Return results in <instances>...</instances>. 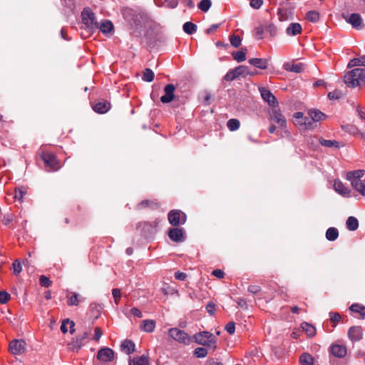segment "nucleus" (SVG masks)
<instances>
[{
    "instance_id": "obj_1",
    "label": "nucleus",
    "mask_w": 365,
    "mask_h": 365,
    "mask_svg": "<svg viewBox=\"0 0 365 365\" xmlns=\"http://www.w3.org/2000/svg\"><path fill=\"white\" fill-rule=\"evenodd\" d=\"M38 156L42 160L46 169L48 171H56L61 167V163L51 145H42L38 151Z\"/></svg>"
},
{
    "instance_id": "obj_2",
    "label": "nucleus",
    "mask_w": 365,
    "mask_h": 365,
    "mask_svg": "<svg viewBox=\"0 0 365 365\" xmlns=\"http://www.w3.org/2000/svg\"><path fill=\"white\" fill-rule=\"evenodd\" d=\"M344 82L349 88L361 87L365 85V69L354 68L344 76Z\"/></svg>"
},
{
    "instance_id": "obj_3",
    "label": "nucleus",
    "mask_w": 365,
    "mask_h": 365,
    "mask_svg": "<svg viewBox=\"0 0 365 365\" xmlns=\"http://www.w3.org/2000/svg\"><path fill=\"white\" fill-rule=\"evenodd\" d=\"M364 175V170H356L347 172L346 178L347 180L350 181L354 190L359 192L362 196L365 197V182L361 180V178H363Z\"/></svg>"
},
{
    "instance_id": "obj_4",
    "label": "nucleus",
    "mask_w": 365,
    "mask_h": 365,
    "mask_svg": "<svg viewBox=\"0 0 365 365\" xmlns=\"http://www.w3.org/2000/svg\"><path fill=\"white\" fill-rule=\"evenodd\" d=\"M192 338L198 344L207 346L212 350H215L217 348V339L212 333L209 331H200L195 334Z\"/></svg>"
},
{
    "instance_id": "obj_5",
    "label": "nucleus",
    "mask_w": 365,
    "mask_h": 365,
    "mask_svg": "<svg viewBox=\"0 0 365 365\" xmlns=\"http://www.w3.org/2000/svg\"><path fill=\"white\" fill-rule=\"evenodd\" d=\"M168 334L173 339L180 344L188 345L192 341V338L188 334L178 328L170 329Z\"/></svg>"
},
{
    "instance_id": "obj_6",
    "label": "nucleus",
    "mask_w": 365,
    "mask_h": 365,
    "mask_svg": "<svg viewBox=\"0 0 365 365\" xmlns=\"http://www.w3.org/2000/svg\"><path fill=\"white\" fill-rule=\"evenodd\" d=\"M186 218V215L179 210H173L168 215V221L173 226L183 225Z\"/></svg>"
},
{
    "instance_id": "obj_7",
    "label": "nucleus",
    "mask_w": 365,
    "mask_h": 365,
    "mask_svg": "<svg viewBox=\"0 0 365 365\" xmlns=\"http://www.w3.org/2000/svg\"><path fill=\"white\" fill-rule=\"evenodd\" d=\"M249 74L247 67L245 66H239L233 69L230 70L224 77L226 81H232L240 76H246Z\"/></svg>"
},
{
    "instance_id": "obj_8",
    "label": "nucleus",
    "mask_w": 365,
    "mask_h": 365,
    "mask_svg": "<svg viewBox=\"0 0 365 365\" xmlns=\"http://www.w3.org/2000/svg\"><path fill=\"white\" fill-rule=\"evenodd\" d=\"M82 22L86 28L92 29L96 27L94 13L88 8L84 9L81 13Z\"/></svg>"
},
{
    "instance_id": "obj_9",
    "label": "nucleus",
    "mask_w": 365,
    "mask_h": 365,
    "mask_svg": "<svg viewBox=\"0 0 365 365\" xmlns=\"http://www.w3.org/2000/svg\"><path fill=\"white\" fill-rule=\"evenodd\" d=\"M9 351L14 355H20L26 351V342L24 340L14 339L9 345Z\"/></svg>"
},
{
    "instance_id": "obj_10",
    "label": "nucleus",
    "mask_w": 365,
    "mask_h": 365,
    "mask_svg": "<svg viewBox=\"0 0 365 365\" xmlns=\"http://www.w3.org/2000/svg\"><path fill=\"white\" fill-rule=\"evenodd\" d=\"M269 120L277 124L279 127L286 126L287 120L279 110L273 108L269 112Z\"/></svg>"
},
{
    "instance_id": "obj_11",
    "label": "nucleus",
    "mask_w": 365,
    "mask_h": 365,
    "mask_svg": "<svg viewBox=\"0 0 365 365\" xmlns=\"http://www.w3.org/2000/svg\"><path fill=\"white\" fill-rule=\"evenodd\" d=\"M262 99L266 101L270 106L276 107L278 105V101L276 97L271 93V91L266 88L261 87L259 88Z\"/></svg>"
},
{
    "instance_id": "obj_12",
    "label": "nucleus",
    "mask_w": 365,
    "mask_h": 365,
    "mask_svg": "<svg viewBox=\"0 0 365 365\" xmlns=\"http://www.w3.org/2000/svg\"><path fill=\"white\" fill-rule=\"evenodd\" d=\"M66 297L67 304L71 307H77L84 301V298L80 294L74 292L68 291Z\"/></svg>"
},
{
    "instance_id": "obj_13",
    "label": "nucleus",
    "mask_w": 365,
    "mask_h": 365,
    "mask_svg": "<svg viewBox=\"0 0 365 365\" xmlns=\"http://www.w3.org/2000/svg\"><path fill=\"white\" fill-rule=\"evenodd\" d=\"M111 105L110 102L106 100H101L94 102L92 104L93 110L99 114H104L110 109Z\"/></svg>"
},
{
    "instance_id": "obj_14",
    "label": "nucleus",
    "mask_w": 365,
    "mask_h": 365,
    "mask_svg": "<svg viewBox=\"0 0 365 365\" xmlns=\"http://www.w3.org/2000/svg\"><path fill=\"white\" fill-rule=\"evenodd\" d=\"M114 351L108 347L101 349L97 354V359L103 362H110L114 359Z\"/></svg>"
},
{
    "instance_id": "obj_15",
    "label": "nucleus",
    "mask_w": 365,
    "mask_h": 365,
    "mask_svg": "<svg viewBox=\"0 0 365 365\" xmlns=\"http://www.w3.org/2000/svg\"><path fill=\"white\" fill-rule=\"evenodd\" d=\"M175 87L173 84H168L164 88L165 94L160 97V101L163 103L171 102L175 97Z\"/></svg>"
},
{
    "instance_id": "obj_16",
    "label": "nucleus",
    "mask_w": 365,
    "mask_h": 365,
    "mask_svg": "<svg viewBox=\"0 0 365 365\" xmlns=\"http://www.w3.org/2000/svg\"><path fill=\"white\" fill-rule=\"evenodd\" d=\"M348 336L352 341H358L363 337V330L360 326L351 327L348 331Z\"/></svg>"
},
{
    "instance_id": "obj_17",
    "label": "nucleus",
    "mask_w": 365,
    "mask_h": 365,
    "mask_svg": "<svg viewBox=\"0 0 365 365\" xmlns=\"http://www.w3.org/2000/svg\"><path fill=\"white\" fill-rule=\"evenodd\" d=\"M168 236L174 242H182L184 240L183 230L178 227L171 228L168 232Z\"/></svg>"
},
{
    "instance_id": "obj_18",
    "label": "nucleus",
    "mask_w": 365,
    "mask_h": 365,
    "mask_svg": "<svg viewBox=\"0 0 365 365\" xmlns=\"http://www.w3.org/2000/svg\"><path fill=\"white\" fill-rule=\"evenodd\" d=\"M334 188L336 192L344 197H348L350 196L351 190L339 180H334Z\"/></svg>"
},
{
    "instance_id": "obj_19",
    "label": "nucleus",
    "mask_w": 365,
    "mask_h": 365,
    "mask_svg": "<svg viewBox=\"0 0 365 365\" xmlns=\"http://www.w3.org/2000/svg\"><path fill=\"white\" fill-rule=\"evenodd\" d=\"M331 353L336 357L342 358L346 354V347L343 344H334L331 345Z\"/></svg>"
},
{
    "instance_id": "obj_20",
    "label": "nucleus",
    "mask_w": 365,
    "mask_h": 365,
    "mask_svg": "<svg viewBox=\"0 0 365 365\" xmlns=\"http://www.w3.org/2000/svg\"><path fill=\"white\" fill-rule=\"evenodd\" d=\"M346 21L356 29H361L363 27L361 17L358 14H351L348 18H346Z\"/></svg>"
},
{
    "instance_id": "obj_21",
    "label": "nucleus",
    "mask_w": 365,
    "mask_h": 365,
    "mask_svg": "<svg viewBox=\"0 0 365 365\" xmlns=\"http://www.w3.org/2000/svg\"><path fill=\"white\" fill-rule=\"evenodd\" d=\"M308 115L312 121L315 123L325 120L327 118V116L324 113L315 108L309 110Z\"/></svg>"
},
{
    "instance_id": "obj_22",
    "label": "nucleus",
    "mask_w": 365,
    "mask_h": 365,
    "mask_svg": "<svg viewBox=\"0 0 365 365\" xmlns=\"http://www.w3.org/2000/svg\"><path fill=\"white\" fill-rule=\"evenodd\" d=\"M156 323L153 319H145L140 323V328L142 331L148 333H152L155 328Z\"/></svg>"
},
{
    "instance_id": "obj_23",
    "label": "nucleus",
    "mask_w": 365,
    "mask_h": 365,
    "mask_svg": "<svg viewBox=\"0 0 365 365\" xmlns=\"http://www.w3.org/2000/svg\"><path fill=\"white\" fill-rule=\"evenodd\" d=\"M319 143L324 147L329 148H339L340 147L343 146V145L335 140H325L322 138H320L319 139Z\"/></svg>"
},
{
    "instance_id": "obj_24",
    "label": "nucleus",
    "mask_w": 365,
    "mask_h": 365,
    "mask_svg": "<svg viewBox=\"0 0 365 365\" xmlns=\"http://www.w3.org/2000/svg\"><path fill=\"white\" fill-rule=\"evenodd\" d=\"M302 31V28L299 23H292L286 29V33L289 36H296L300 34Z\"/></svg>"
},
{
    "instance_id": "obj_25",
    "label": "nucleus",
    "mask_w": 365,
    "mask_h": 365,
    "mask_svg": "<svg viewBox=\"0 0 365 365\" xmlns=\"http://www.w3.org/2000/svg\"><path fill=\"white\" fill-rule=\"evenodd\" d=\"M135 344L131 340L128 339L122 341L120 345L121 350L127 354L133 353L135 351Z\"/></svg>"
},
{
    "instance_id": "obj_26",
    "label": "nucleus",
    "mask_w": 365,
    "mask_h": 365,
    "mask_svg": "<svg viewBox=\"0 0 365 365\" xmlns=\"http://www.w3.org/2000/svg\"><path fill=\"white\" fill-rule=\"evenodd\" d=\"M248 61L251 65L256 68L260 69H267V68L268 61L267 59L253 58H250Z\"/></svg>"
},
{
    "instance_id": "obj_27",
    "label": "nucleus",
    "mask_w": 365,
    "mask_h": 365,
    "mask_svg": "<svg viewBox=\"0 0 365 365\" xmlns=\"http://www.w3.org/2000/svg\"><path fill=\"white\" fill-rule=\"evenodd\" d=\"M302 329L305 331L306 334L309 337H313L317 334V329L315 327L308 322H304L301 324Z\"/></svg>"
},
{
    "instance_id": "obj_28",
    "label": "nucleus",
    "mask_w": 365,
    "mask_h": 365,
    "mask_svg": "<svg viewBox=\"0 0 365 365\" xmlns=\"http://www.w3.org/2000/svg\"><path fill=\"white\" fill-rule=\"evenodd\" d=\"M129 365H149L148 356L144 355L129 359Z\"/></svg>"
},
{
    "instance_id": "obj_29",
    "label": "nucleus",
    "mask_w": 365,
    "mask_h": 365,
    "mask_svg": "<svg viewBox=\"0 0 365 365\" xmlns=\"http://www.w3.org/2000/svg\"><path fill=\"white\" fill-rule=\"evenodd\" d=\"M284 68L287 71L294 72V73H300L304 70V66L302 63H285L284 65Z\"/></svg>"
},
{
    "instance_id": "obj_30",
    "label": "nucleus",
    "mask_w": 365,
    "mask_h": 365,
    "mask_svg": "<svg viewBox=\"0 0 365 365\" xmlns=\"http://www.w3.org/2000/svg\"><path fill=\"white\" fill-rule=\"evenodd\" d=\"M27 194V187H19L14 190V199L20 202H23L25 195Z\"/></svg>"
},
{
    "instance_id": "obj_31",
    "label": "nucleus",
    "mask_w": 365,
    "mask_h": 365,
    "mask_svg": "<svg viewBox=\"0 0 365 365\" xmlns=\"http://www.w3.org/2000/svg\"><path fill=\"white\" fill-rule=\"evenodd\" d=\"M68 325H69L70 328V332L71 334H73L75 331L74 326L75 323L70 320L69 319H64L62 322V324L61 326V330L63 334H66L68 332Z\"/></svg>"
},
{
    "instance_id": "obj_32",
    "label": "nucleus",
    "mask_w": 365,
    "mask_h": 365,
    "mask_svg": "<svg viewBox=\"0 0 365 365\" xmlns=\"http://www.w3.org/2000/svg\"><path fill=\"white\" fill-rule=\"evenodd\" d=\"M365 66V56H361L359 58H354L351 59L348 65L347 68H351L356 66Z\"/></svg>"
},
{
    "instance_id": "obj_33",
    "label": "nucleus",
    "mask_w": 365,
    "mask_h": 365,
    "mask_svg": "<svg viewBox=\"0 0 365 365\" xmlns=\"http://www.w3.org/2000/svg\"><path fill=\"white\" fill-rule=\"evenodd\" d=\"M351 312L358 314L361 318H365V307L359 304H353L349 307Z\"/></svg>"
},
{
    "instance_id": "obj_34",
    "label": "nucleus",
    "mask_w": 365,
    "mask_h": 365,
    "mask_svg": "<svg viewBox=\"0 0 365 365\" xmlns=\"http://www.w3.org/2000/svg\"><path fill=\"white\" fill-rule=\"evenodd\" d=\"M299 362L302 365H313L314 358L309 354L304 353L299 357Z\"/></svg>"
},
{
    "instance_id": "obj_35",
    "label": "nucleus",
    "mask_w": 365,
    "mask_h": 365,
    "mask_svg": "<svg viewBox=\"0 0 365 365\" xmlns=\"http://www.w3.org/2000/svg\"><path fill=\"white\" fill-rule=\"evenodd\" d=\"M346 227L351 231L356 230L359 227V222L354 217H349L346 222Z\"/></svg>"
},
{
    "instance_id": "obj_36",
    "label": "nucleus",
    "mask_w": 365,
    "mask_h": 365,
    "mask_svg": "<svg viewBox=\"0 0 365 365\" xmlns=\"http://www.w3.org/2000/svg\"><path fill=\"white\" fill-rule=\"evenodd\" d=\"M298 123L306 130H312L317 127L316 123L312 121L310 118L307 117L304 118L303 122H299Z\"/></svg>"
},
{
    "instance_id": "obj_37",
    "label": "nucleus",
    "mask_w": 365,
    "mask_h": 365,
    "mask_svg": "<svg viewBox=\"0 0 365 365\" xmlns=\"http://www.w3.org/2000/svg\"><path fill=\"white\" fill-rule=\"evenodd\" d=\"M338 237L339 232L335 227H329L326 232V237L329 241H334Z\"/></svg>"
},
{
    "instance_id": "obj_38",
    "label": "nucleus",
    "mask_w": 365,
    "mask_h": 365,
    "mask_svg": "<svg viewBox=\"0 0 365 365\" xmlns=\"http://www.w3.org/2000/svg\"><path fill=\"white\" fill-rule=\"evenodd\" d=\"M330 322L332 324V329L328 330V331L331 332L333 329L336 327V324L341 321V317L340 314L337 312H330Z\"/></svg>"
},
{
    "instance_id": "obj_39",
    "label": "nucleus",
    "mask_w": 365,
    "mask_h": 365,
    "mask_svg": "<svg viewBox=\"0 0 365 365\" xmlns=\"http://www.w3.org/2000/svg\"><path fill=\"white\" fill-rule=\"evenodd\" d=\"M264 26L265 33L269 34L270 37L273 38L277 36V29L274 24L271 23H265Z\"/></svg>"
},
{
    "instance_id": "obj_40",
    "label": "nucleus",
    "mask_w": 365,
    "mask_h": 365,
    "mask_svg": "<svg viewBox=\"0 0 365 365\" xmlns=\"http://www.w3.org/2000/svg\"><path fill=\"white\" fill-rule=\"evenodd\" d=\"M246 49H242L238 51L233 52L232 56L237 62H242L246 59Z\"/></svg>"
},
{
    "instance_id": "obj_41",
    "label": "nucleus",
    "mask_w": 365,
    "mask_h": 365,
    "mask_svg": "<svg viewBox=\"0 0 365 365\" xmlns=\"http://www.w3.org/2000/svg\"><path fill=\"white\" fill-rule=\"evenodd\" d=\"M113 29V25L110 21H104L101 23L100 30L103 34H108Z\"/></svg>"
},
{
    "instance_id": "obj_42",
    "label": "nucleus",
    "mask_w": 365,
    "mask_h": 365,
    "mask_svg": "<svg viewBox=\"0 0 365 365\" xmlns=\"http://www.w3.org/2000/svg\"><path fill=\"white\" fill-rule=\"evenodd\" d=\"M196 30L197 26L190 21L185 22L183 24V31L187 34H192Z\"/></svg>"
},
{
    "instance_id": "obj_43",
    "label": "nucleus",
    "mask_w": 365,
    "mask_h": 365,
    "mask_svg": "<svg viewBox=\"0 0 365 365\" xmlns=\"http://www.w3.org/2000/svg\"><path fill=\"white\" fill-rule=\"evenodd\" d=\"M240 121L236 118L230 119L227 123V126L230 131H235L239 129Z\"/></svg>"
},
{
    "instance_id": "obj_44",
    "label": "nucleus",
    "mask_w": 365,
    "mask_h": 365,
    "mask_svg": "<svg viewBox=\"0 0 365 365\" xmlns=\"http://www.w3.org/2000/svg\"><path fill=\"white\" fill-rule=\"evenodd\" d=\"M319 18V13L317 11H309L306 14V19L311 22H317Z\"/></svg>"
},
{
    "instance_id": "obj_45",
    "label": "nucleus",
    "mask_w": 365,
    "mask_h": 365,
    "mask_svg": "<svg viewBox=\"0 0 365 365\" xmlns=\"http://www.w3.org/2000/svg\"><path fill=\"white\" fill-rule=\"evenodd\" d=\"M154 72L150 68H145L143 73V80L147 82H151L154 80Z\"/></svg>"
},
{
    "instance_id": "obj_46",
    "label": "nucleus",
    "mask_w": 365,
    "mask_h": 365,
    "mask_svg": "<svg viewBox=\"0 0 365 365\" xmlns=\"http://www.w3.org/2000/svg\"><path fill=\"white\" fill-rule=\"evenodd\" d=\"M88 336V333L85 332L82 336L77 337L76 340L73 342V348H76L77 349H79L83 344V341L87 339Z\"/></svg>"
},
{
    "instance_id": "obj_47",
    "label": "nucleus",
    "mask_w": 365,
    "mask_h": 365,
    "mask_svg": "<svg viewBox=\"0 0 365 365\" xmlns=\"http://www.w3.org/2000/svg\"><path fill=\"white\" fill-rule=\"evenodd\" d=\"M212 5L210 0H202L199 4L198 8L203 12H207Z\"/></svg>"
},
{
    "instance_id": "obj_48",
    "label": "nucleus",
    "mask_w": 365,
    "mask_h": 365,
    "mask_svg": "<svg viewBox=\"0 0 365 365\" xmlns=\"http://www.w3.org/2000/svg\"><path fill=\"white\" fill-rule=\"evenodd\" d=\"M265 26H264V24L257 27L255 30V37L257 38V39H262L264 37V34L265 33Z\"/></svg>"
},
{
    "instance_id": "obj_49",
    "label": "nucleus",
    "mask_w": 365,
    "mask_h": 365,
    "mask_svg": "<svg viewBox=\"0 0 365 365\" xmlns=\"http://www.w3.org/2000/svg\"><path fill=\"white\" fill-rule=\"evenodd\" d=\"M194 354L198 358H203L207 356V351L203 347H197L195 349Z\"/></svg>"
},
{
    "instance_id": "obj_50",
    "label": "nucleus",
    "mask_w": 365,
    "mask_h": 365,
    "mask_svg": "<svg viewBox=\"0 0 365 365\" xmlns=\"http://www.w3.org/2000/svg\"><path fill=\"white\" fill-rule=\"evenodd\" d=\"M12 269H13V272L16 275H18L22 271V266L21 264V262L18 259L14 260V262H13Z\"/></svg>"
},
{
    "instance_id": "obj_51",
    "label": "nucleus",
    "mask_w": 365,
    "mask_h": 365,
    "mask_svg": "<svg viewBox=\"0 0 365 365\" xmlns=\"http://www.w3.org/2000/svg\"><path fill=\"white\" fill-rule=\"evenodd\" d=\"M230 43L235 48H237L241 44V38L237 35H232L230 37Z\"/></svg>"
},
{
    "instance_id": "obj_52",
    "label": "nucleus",
    "mask_w": 365,
    "mask_h": 365,
    "mask_svg": "<svg viewBox=\"0 0 365 365\" xmlns=\"http://www.w3.org/2000/svg\"><path fill=\"white\" fill-rule=\"evenodd\" d=\"M342 96V93L339 90H334L328 93V98L330 100H337L339 99Z\"/></svg>"
},
{
    "instance_id": "obj_53",
    "label": "nucleus",
    "mask_w": 365,
    "mask_h": 365,
    "mask_svg": "<svg viewBox=\"0 0 365 365\" xmlns=\"http://www.w3.org/2000/svg\"><path fill=\"white\" fill-rule=\"evenodd\" d=\"M39 282H40V284L44 287H48L51 285V281L49 279L48 277H47L44 275H42L40 277Z\"/></svg>"
},
{
    "instance_id": "obj_54",
    "label": "nucleus",
    "mask_w": 365,
    "mask_h": 365,
    "mask_svg": "<svg viewBox=\"0 0 365 365\" xmlns=\"http://www.w3.org/2000/svg\"><path fill=\"white\" fill-rule=\"evenodd\" d=\"M11 297L10 294L5 292V291H1L0 292V303L1 304H6L8 302L10 299Z\"/></svg>"
},
{
    "instance_id": "obj_55",
    "label": "nucleus",
    "mask_w": 365,
    "mask_h": 365,
    "mask_svg": "<svg viewBox=\"0 0 365 365\" xmlns=\"http://www.w3.org/2000/svg\"><path fill=\"white\" fill-rule=\"evenodd\" d=\"M347 131L349 132L350 133L356 135H360L361 136V138H364V135L363 133H361L358 129V128H356V126L354 125H348L347 126Z\"/></svg>"
},
{
    "instance_id": "obj_56",
    "label": "nucleus",
    "mask_w": 365,
    "mask_h": 365,
    "mask_svg": "<svg viewBox=\"0 0 365 365\" xmlns=\"http://www.w3.org/2000/svg\"><path fill=\"white\" fill-rule=\"evenodd\" d=\"M103 335V331L101 328L96 327L94 329V336H93V340L96 342H98L100 339V338Z\"/></svg>"
},
{
    "instance_id": "obj_57",
    "label": "nucleus",
    "mask_w": 365,
    "mask_h": 365,
    "mask_svg": "<svg viewBox=\"0 0 365 365\" xmlns=\"http://www.w3.org/2000/svg\"><path fill=\"white\" fill-rule=\"evenodd\" d=\"M154 204L156 205H158V204L157 202H154L148 200H145L141 201L138 204V207L139 208H144V207L152 206Z\"/></svg>"
},
{
    "instance_id": "obj_58",
    "label": "nucleus",
    "mask_w": 365,
    "mask_h": 365,
    "mask_svg": "<svg viewBox=\"0 0 365 365\" xmlns=\"http://www.w3.org/2000/svg\"><path fill=\"white\" fill-rule=\"evenodd\" d=\"M112 294L116 304H118L120 298V291L119 289L115 288L112 290Z\"/></svg>"
},
{
    "instance_id": "obj_59",
    "label": "nucleus",
    "mask_w": 365,
    "mask_h": 365,
    "mask_svg": "<svg viewBox=\"0 0 365 365\" xmlns=\"http://www.w3.org/2000/svg\"><path fill=\"white\" fill-rule=\"evenodd\" d=\"M263 4V0H251L250 6L255 9H259Z\"/></svg>"
},
{
    "instance_id": "obj_60",
    "label": "nucleus",
    "mask_w": 365,
    "mask_h": 365,
    "mask_svg": "<svg viewBox=\"0 0 365 365\" xmlns=\"http://www.w3.org/2000/svg\"><path fill=\"white\" fill-rule=\"evenodd\" d=\"M225 330L230 334H232L235 330V324L234 322H229L225 326Z\"/></svg>"
},
{
    "instance_id": "obj_61",
    "label": "nucleus",
    "mask_w": 365,
    "mask_h": 365,
    "mask_svg": "<svg viewBox=\"0 0 365 365\" xmlns=\"http://www.w3.org/2000/svg\"><path fill=\"white\" fill-rule=\"evenodd\" d=\"M207 312L210 314H214L215 312V304L214 302H210L206 307Z\"/></svg>"
},
{
    "instance_id": "obj_62",
    "label": "nucleus",
    "mask_w": 365,
    "mask_h": 365,
    "mask_svg": "<svg viewBox=\"0 0 365 365\" xmlns=\"http://www.w3.org/2000/svg\"><path fill=\"white\" fill-rule=\"evenodd\" d=\"M261 288L258 285H250L248 287V291L252 294H257L260 292Z\"/></svg>"
},
{
    "instance_id": "obj_63",
    "label": "nucleus",
    "mask_w": 365,
    "mask_h": 365,
    "mask_svg": "<svg viewBox=\"0 0 365 365\" xmlns=\"http://www.w3.org/2000/svg\"><path fill=\"white\" fill-rule=\"evenodd\" d=\"M212 274L219 279H222L225 276L224 272L219 269L213 270Z\"/></svg>"
},
{
    "instance_id": "obj_64",
    "label": "nucleus",
    "mask_w": 365,
    "mask_h": 365,
    "mask_svg": "<svg viewBox=\"0 0 365 365\" xmlns=\"http://www.w3.org/2000/svg\"><path fill=\"white\" fill-rule=\"evenodd\" d=\"M130 313L133 315H134V316H135V317H137L138 318L143 317V314H142L141 311L138 308H137V307L132 308L130 309Z\"/></svg>"
}]
</instances>
